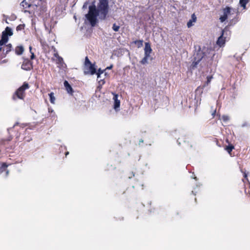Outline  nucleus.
Wrapping results in <instances>:
<instances>
[{
  "instance_id": "nucleus-1",
  "label": "nucleus",
  "mask_w": 250,
  "mask_h": 250,
  "mask_svg": "<svg viewBox=\"0 0 250 250\" xmlns=\"http://www.w3.org/2000/svg\"><path fill=\"white\" fill-rule=\"evenodd\" d=\"M100 14L98 10H97L96 7L95 5H90L89 6V11L87 14L85 15V17L90 23L92 26H94L97 22V18Z\"/></svg>"
},
{
  "instance_id": "nucleus-2",
  "label": "nucleus",
  "mask_w": 250,
  "mask_h": 250,
  "mask_svg": "<svg viewBox=\"0 0 250 250\" xmlns=\"http://www.w3.org/2000/svg\"><path fill=\"white\" fill-rule=\"evenodd\" d=\"M97 10L101 15V18L104 20L108 13V0H99Z\"/></svg>"
},
{
  "instance_id": "nucleus-3",
  "label": "nucleus",
  "mask_w": 250,
  "mask_h": 250,
  "mask_svg": "<svg viewBox=\"0 0 250 250\" xmlns=\"http://www.w3.org/2000/svg\"><path fill=\"white\" fill-rule=\"evenodd\" d=\"M30 86L28 83L25 82L23 83V84L20 86L14 93L12 96V99L14 100H16L17 98L23 100L25 96V91L26 89H29Z\"/></svg>"
},
{
  "instance_id": "nucleus-4",
  "label": "nucleus",
  "mask_w": 250,
  "mask_h": 250,
  "mask_svg": "<svg viewBox=\"0 0 250 250\" xmlns=\"http://www.w3.org/2000/svg\"><path fill=\"white\" fill-rule=\"evenodd\" d=\"M206 60V54L204 52L201 50H198L194 55V58L191 65V68L194 69L197 67L198 64L202 60Z\"/></svg>"
},
{
  "instance_id": "nucleus-5",
  "label": "nucleus",
  "mask_w": 250,
  "mask_h": 250,
  "mask_svg": "<svg viewBox=\"0 0 250 250\" xmlns=\"http://www.w3.org/2000/svg\"><path fill=\"white\" fill-rule=\"evenodd\" d=\"M96 73V68L95 63H92L88 57H86L84 62V74L94 75Z\"/></svg>"
},
{
  "instance_id": "nucleus-6",
  "label": "nucleus",
  "mask_w": 250,
  "mask_h": 250,
  "mask_svg": "<svg viewBox=\"0 0 250 250\" xmlns=\"http://www.w3.org/2000/svg\"><path fill=\"white\" fill-rule=\"evenodd\" d=\"M12 50V45L11 43L4 44L2 47V50L0 52V58H5L6 55Z\"/></svg>"
},
{
  "instance_id": "nucleus-7",
  "label": "nucleus",
  "mask_w": 250,
  "mask_h": 250,
  "mask_svg": "<svg viewBox=\"0 0 250 250\" xmlns=\"http://www.w3.org/2000/svg\"><path fill=\"white\" fill-rule=\"evenodd\" d=\"M21 6L22 7V11L24 13H28L30 14L34 13L33 10L31 9V8L34 6L27 3L25 0H23L20 4Z\"/></svg>"
},
{
  "instance_id": "nucleus-8",
  "label": "nucleus",
  "mask_w": 250,
  "mask_h": 250,
  "mask_svg": "<svg viewBox=\"0 0 250 250\" xmlns=\"http://www.w3.org/2000/svg\"><path fill=\"white\" fill-rule=\"evenodd\" d=\"M21 68L26 71H29L33 69V62L28 59H25L21 66Z\"/></svg>"
},
{
  "instance_id": "nucleus-9",
  "label": "nucleus",
  "mask_w": 250,
  "mask_h": 250,
  "mask_svg": "<svg viewBox=\"0 0 250 250\" xmlns=\"http://www.w3.org/2000/svg\"><path fill=\"white\" fill-rule=\"evenodd\" d=\"M225 32L224 30L222 31L221 35L218 38L216 42V44L220 47L224 46L226 42V37H224Z\"/></svg>"
},
{
  "instance_id": "nucleus-10",
  "label": "nucleus",
  "mask_w": 250,
  "mask_h": 250,
  "mask_svg": "<svg viewBox=\"0 0 250 250\" xmlns=\"http://www.w3.org/2000/svg\"><path fill=\"white\" fill-rule=\"evenodd\" d=\"M8 39V36L2 32L1 38L0 40V52L2 50V46L7 42Z\"/></svg>"
},
{
  "instance_id": "nucleus-11",
  "label": "nucleus",
  "mask_w": 250,
  "mask_h": 250,
  "mask_svg": "<svg viewBox=\"0 0 250 250\" xmlns=\"http://www.w3.org/2000/svg\"><path fill=\"white\" fill-rule=\"evenodd\" d=\"M112 94L113 95V99L114 101V107L115 109H116V108L119 107V106L120 105V101L118 99V94H117L115 93H112Z\"/></svg>"
},
{
  "instance_id": "nucleus-12",
  "label": "nucleus",
  "mask_w": 250,
  "mask_h": 250,
  "mask_svg": "<svg viewBox=\"0 0 250 250\" xmlns=\"http://www.w3.org/2000/svg\"><path fill=\"white\" fill-rule=\"evenodd\" d=\"M144 50H145V55L150 56V54L152 52V49H151L150 45L149 43L146 42L145 43V47Z\"/></svg>"
},
{
  "instance_id": "nucleus-13",
  "label": "nucleus",
  "mask_w": 250,
  "mask_h": 250,
  "mask_svg": "<svg viewBox=\"0 0 250 250\" xmlns=\"http://www.w3.org/2000/svg\"><path fill=\"white\" fill-rule=\"evenodd\" d=\"M24 49L22 45H18L14 49L15 54L17 55H21L24 52Z\"/></svg>"
},
{
  "instance_id": "nucleus-14",
  "label": "nucleus",
  "mask_w": 250,
  "mask_h": 250,
  "mask_svg": "<svg viewBox=\"0 0 250 250\" xmlns=\"http://www.w3.org/2000/svg\"><path fill=\"white\" fill-rule=\"evenodd\" d=\"M64 86L67 92L68 93L72 95V94L73 93V88H72L71 86L70 85V84L68 83V82L67 81H65L64 82Z\"/></svg>"
},
{
  "instance_id": "nucleus-15",
  "label": "nucleus",
  "mask_w": 250,
  "mask_h": 250,
  "mask_svg": "<svg viewBox=\"0 0 250 250\" xmlns=\"http://www.w3.org/2000/svg\"><path fill=\"white\" fill-rule=\"evenodd\" d=\"M205 86L206 85H203L202 86H199L198 87H197V88L196 89L195 91V95H198L199 97L201 96L203 92V89L205 87Z\"/></svg>"
},
{
  "instance_id": "nucleus-16",
  "label": "nucleus",
  "mask_w": 250,
  "mask_h": 250,
  "mask_svg": "<svg viewBox=\"0 0 250 250\" xmlns=\"http://www.w3.org/2000/svg\"><path fill=\"white\" fill-rule=\"evenodd\" d=\"M54 57L55 58V59H54L53 60L55 61H56L57 63L61 64L62 62V58L59 55L57 52L54 53Z\"/></svg>"
},
{
  "instance_id": "nucleus-17",
  "label": "nucleus",
  "mask_w": 250,
  "mask_h": 250,
  "mask_svg": "<svg viewBox=\"0 0 250 250\" xmlns=\"http://www.w3.org/2000/svg\"><path fill=\"white\" fill-rule=\"evenodd\" d=\"M196 17L194 14L191 15V19L188 22L187 26L189 28L192 26V23L196 21Z\"/></svg>"
},
{
  "instance_id": "nucleus-18",
  "label": "nucleus",
  "mask_w": 250,
  "mask_h": 250,
  "mask_svg": "<svg viewBox=\"0 0 250 250\" xmlns=\"http://www.w3.org/2000/svg\"><path fill=\"white\" fill-rule=\"evenodd\" d=\"M188 137L184 134H181V136L177 139V142L180 144L182 142H186L188 140Z\"/></svg>"
},
{
  "instance_id": "nucleus-19",
  "label": "nucleus",
  "mask_w": 250,
  "mask_h": 250,
  "mask_svg": "<svg viewBox=\"0 0 250 250\" xmlns=\"http://www.w3.org/2000/svg\"><path fill=\"white\" fill-rule=\"evenodd\" d=\"M234 149V146L232 144L229 145L228 146H227L225 148V149L231 156H232L231 151Z\"/></svg>"
},
{
  "instance_id": "nucleus-20",
  "label": "nucleus",
  "mask_w": 250,
  "mask_h": 250,
  "mask_svg": "<svg viewBox=\"0 0 250 250\" xmlns=\"http://www.w3.org/2000/svg\"><path fill=\"white\" fill-rule=\"evenodd\" d=\"M2 32L3 33L6 34V35H8V36H11L13 35V32L12 31V29L8 26L6 27L5 30Z\"/></svg>"
},
{
  "instance_id": "nucleus-21",
  "label": "nucleus",
  "mask_w": 250,
  "mask_h": 250,
  "mask_svg": "<svg viewBox=\"0 0 250 250\" xmlns=\"http://www.w3.org/2000/svg\"><path fill=\"white\" fill-rule=\"evenodd\" d=\"M50 98V102L51 104H54L55 101V97L54 96V94L53 92H51L48 94Z\"/></svg>"
},
{
  "instance_id": "nucleus-22",
  "label": "nucleus",
  "mask_w": 250,
  "mask_h": 250,
  "mask_svg": "<svg viewBox=\"0 0 250 250\" xmlns=\"http://www.w3.org/2000/svg\"><path fill=\"white\" fill-rule=\"evenodd\" d=\"M8 165L5 163H2L0 167V174L6 170Z\"/></svg>"
},
{
  "instance_id": "nucleus-23",
  "label": "nucleus",
  "mask_w": 250,
  "mask_h": 250,
  "mask_svg": "<svg viewBox=\"0 0 250 250\" xmlns=\"http://www.w3.org/2000/svg\"><path fill=\"white\" fill-rule=\"evenodd\" d=\"M249 0H240L239 3L244 9L246 8V4L248 3Z\"/></svg>"
},
{
  "instance_id": "nucleus-24",
  "label": "nucleus",
  "mask_w": 250,
  "mask_h": 250,
  "mask_svg": "<svg viewBox=\"0 0 250 250\" xmlns=\"http://www.w3.org/2000/svg\"><path fill=\"white\" fill-rule=\"evenodd\" d=\"M150 56H145V57L140 61V63L141 64H145L146 63H147V60H148V58Z\"/></svg>"
},
{
  "instance_id": "nucleus-25",
  "label": "nucleus",
  "mask_w": 250,
  "mask_h": 250,
  "mask_svg": "<svg viewBox=\"0 0 250 250\" xmlns=\"http://www.w3.org/2000/svg\"><path fill=\"white\" fill-rule=\"evenodd\" d=\"M231 8L229 7H226L223 9V13L226 14L228 16L230 13Z\"/></svg>"
},
{
  "instance_id": "nucleus-26",
  "label": "nucleus",
  "mask_w": 250,
  "mask_h": 250,
  "mask_svg": "<svg viewBox=\"0 0 250 250\" xmlns=\"http://www.w3.org/2000/svg\"><path fill=\"white\" fill-rule=\"evenodd\" d=\"M228 18V16L226 15V14L223 13V15L221 16L219 19L220 20V21L222 22H223L224 21H225Z\"/></svg>"
},
{
  "instance_id": "nucleus-27",
  "label": "nucleus",
  "mask_w": 250,
  "mask_h": 250,
  "mask_svg": "<svg viewBox=\"0 0 250 250\" xmlns=\"http://www.w3.org/2000/svg\"><path fill=\"white\" fill-rule=\"evenodd\" d=\"M105 70H102L101 68H99L97 72H96V74L97 75V78L99 79L100 77V75L103 74Z\"/></svg>"
},
{
  "instance_id": "nucleus-28",
  "label": "nucleus",
  "mask_w": 250,
  "mask_h": 250,
  "mask_svg": "<svg viewBox=\"0 0 250 250\" xmlns=\"http://www.w3.org/2000/svg\"><path fill=\"white\" fill-rule=\"evenodd\" d=\"M24 27H25V25L24 24H19L18 26H17L16 27V30L17 31H21V30H22L24 29Z\"/></svg>"
},
{
  "instance_id": "nucleus-29",
  "label": "nucleus",
  "mask_w": 250,
  "mask_h": 250,
  "mask_svg": "<svg viewBox=\"0 0 250 250\" xmlns=\"http://www.w3.org/2000/svg\"><path fill=\"white\" fill-rule=\"evenodd\" d=\"M112 29L114 31L117 32L120 29V26L117 25L116 23H114L112 26Z\"/></svg>"
},
{
  "instance_id": "nucleus-30",
  "label": "nucleus",
  "mask_w": 250,
  "mask_h": 250,
  "mask_svg": "<svg viewBox=\"0 0 250 250\" xmlns=\"http://www.w3.org/2000/svg\"><path fill=\"white\" fill-rule=\"evenodd\" d=\"M212 78H213V77L212 76H208L207 77V81L206 82V83L204 85H206V86L208 85L210 83V82Z\"/></svg>"
},
{
  "instance_id": "nucleus-31",
  "label": "nucleus",
  "mask_w": 250,
  "mask_h": 250,
  "mask_svg": "<svg viewBox=\"0 0 250 250\" xmlns=\"http://www.w3.org/2000/svg\"><path fill=\"white\" fill-rule=\"evenodd\" d=\"M222 119L224 122H227L229 120V117L228 115H224L222 116Z\"/></svg>"
},
{
  "instance_id": "nucleus-32",
  "label": "nucleus",
  "mask_w": 250,
  "mask_h": 250,
  "mask_svg": "<svg viewBox=\"0 0 250 250\" xmlns=\"http://www.w3.org/2000/svg\"><path fill=\"white\" fill-rule=\"evenodd\" d=\"M134 43L137 44L138 47L142 46L143 41L142 40H137L134 42Z\"/></svg>"
},
{
  "instance_id": "nucleus-33",
  "label": "nucleus",
  "mask_w": 250,
  "mask_h": 250,
  "mask_svg": "<svg viewBox=\"0 0 250 250\" xmlns=\"http://www.w3.org/2000/svg\"><path fill=\"white\" fill-rule=\"evenodd\" d=\"M98 82L100 84H104V83H105V81H104V79H101V78H99V79H98Z\"/></svg>"
},
{
  "instance_id": "nucleus-34",
  "label": "nucleus",
  "mask_w": 250,
  "mask_h": 250,
  "mask_svg": "<svg viewBox=\"0 0 250 250\" xmlns=\"http://www.w3.org/2000/svg\"><path fill=\"white\" fill-rule=\"evenodd\" d=\"M31 57H30V59L31 60H33L35 58V56L34 53L31 52Z\"/></svg>"
},
{
  "instance_id": "nucleus-35",
  "label": "nucleus",
  "mask_w": 250,
  "mask_h": 250,
  "mask_svg": "<svg viewBox=\"0 0 250 250\" xmlns=\"http://www.w3.org/2000/svg\"><path fill=\"white\" fill-rule=\"evenodd\" d=\"M134 175H135V174H134L133 172H131V173L129 175L128 177H129V178H132V177H134Z\"/></svg>"
},
{
  "instance_id": "nucleus-36",
  "label": "nucleus",
  "mask_w": 250,
  "mask_h": 250,
  "mask_svg": "<svg viewBox=\"0 0 250 250\" xmlns=\"http://www.w3.org/2000/svg\"><path fill=\"white\" fill-rule=\"evenodd\" d=\"M243 174H244V177H245L246 180L248 181V179L247 178V173L245 172H244L243 173Z\"/></svg>"
},
{
  "instance_id": "nucleus-37",
  "label": "nucleus",
  "mask_w": 250,
  "mask_h": 250,
  "mask_svg": "<svg viewBox=\"0 0 250 250\" xmlns=\"http://www.w3.org/2000/svg\"><path fill=\"white\" fill-rule=\"evenodd\" d=\"M113 65V64H111L109 66H107L105 69V70H106V69H111L112 68Z\"/></svg>"
},
{
  "instance_id": "nucleus-38",
  "label": "nucleus",
  "mask_w": 250,
  "mask_h": 250,
  "mask_svg": "<svg viewBox=\"0 0 250 250\" xmlns=\"http://www.w3.org/2000/svg\"><path fill=\"white\" fill-rule=\"evenodd\" d=\"M1 145L0 144V158L2 157V154H1Z\"/></svg>"
},
{
  "instance_id": "nucleus-39",
  "label": "nucleus",
  "mask_w": 250,
  "mask_h": 250,
  "mask_svg": "<svg viewBox=\"0 0 250 250\" xmlns=\"http://www.w3.org/2000/svg\"><path fill=\"white\" fill-rule=\"evenodd\" d=\"M6 175H8L9 173V171L6 169Z\"/></svg>"
},
{
  "instance_id": "nucleus-40",
  "label": "nucleus",
  "mask_w": 250,
  "mask_h": 250,
  "mask_svg": "<svg viewBox=\"0 0 250 250\" xmlns=\"http://www.w3.org/2000/svg\"><path fill=\"white\" fill-rule=\"evenodd\" d=\"M29 50H30V53L32 52L31 51V50H32V46H30V47H29Z\"/></svg>"
},
{
  "instance_id": "nucleus-41",
  "label": "nucleus",
  "mask_w": 250,
  "mask_h": 250,
  "mask_svg": "<svg viewBox=\"0 0 250 250\" xmlns=\"http://www.w3.org/2000/svg\"><path fill=\"white\" fill-rule=\"evenodd\" d=\"M12 140V137H9V139L7 140L8 141H10Z\"/></svg>"
},
{
  "instance_id": "nucleus-42",
  "label": "nucleus",
  "mask_w": 250,
  "mask_h": 250,
  "mask_svg": "<svg viewBox=\"0 0 250 250\" xmlns=\"http://www.w3.org/2000/svg\"><path fill=\"white\" fill-rule=\"evenodd\" d=\"M68 152H66L65 155H67L68 154Z\"/></svg>"
},
{
  "instance_id": "nucleus-43",
  "label": "nucleus",
  "mask_w": 250,
  "mask_h": 250,
  "mask_svg": "<svg viewBox=\"0 0 250 250\" xmlns=\"http://www.w3.org/2000/svg\"><path fill=\"white\" fill-rule=\"evenodd\" d=\"M215 114V111H214V112H213V113L212 114V115H214Z\"/></svg>"
},
{
  "instance_id": "nucleus-44",
  "label": "nucleus",
  "mask_w": 250,
  "mask_h": 250,
  "mask_svg": "<svg viewBox=\"0 0 250 250\" xmlns=\"http://www.w3.org/2000/svg\"><path fill=\"white\" fill-rule=\"evenodd\" d=\"M50 111H51V112H53V110H50Z\"/></svg>"
},
{
  "instance_id": "nucleus-45",
  "label": "nucleus",
  "mask_w": 250,
  "mask_h": 250,
  "mask_svg": "<svg viewBox=\"0 0 250 250\" xmlns=\"http://www.w3.org/2000/svg\"><path fill=\"white\" fill-rule=\"evenodd\" d=\"M50 111H51V112H53V110H50Z\"/></svg>"
}]
</instances>
